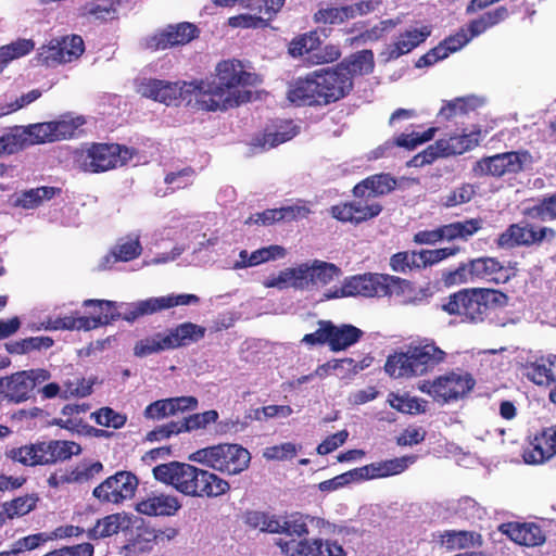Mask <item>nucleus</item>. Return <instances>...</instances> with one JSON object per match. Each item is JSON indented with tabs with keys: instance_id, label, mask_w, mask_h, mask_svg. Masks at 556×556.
Returning <instances> with one entry per match:
<instances>
[{
	"instance_id": "37",
	"label": "nucleus",
	"mask_w": 556,
	"mask_h": 556,
	"mask_svg": "<svg viewBox=\"0 0 556 556\" xmlns=\"http://www.w3.org/2000/svg\"><path fill=\"white\" fill-rule=\"evenodd\" d=\"M38 497L36 495L26 494L17 496L11 501L0 504V509L7 521L24 517L33 511L37 506Z\"/></svg>"
},
{
	"instance_id": "8",
	"label": "nucleus",
	"mask_w": 556,
	"mask_h": 556,
	"mask_svg": "<svg viewBox=\"0 0 556 556\" xmlns=\"http://www.w3.org/2000/svg\"><path fill=\"white\" fill-rule=\"evenodd\" d=\"M189 460L202 464L215 471L235 476L249 468L251 454L242 445L220 443L191 453Z\"/></svg>"
},
{
	"instance_id": "11",
	"label": "nucleus",
	"mask_w": 556,
	"mask_h": 556,
	"mask_svg": "<svg viewBox=\"0 0 556 556\" xmlns=\"http://www.w3.org/2000/svg\"><path fill=\"white\" fill-rule=\"evenodd\" d=\"M510 273L496 257L483 256L460 264L455 270L443 274L446 286L467 283L483 280L488 282L505 283Z\"/></svg>"
},
{
	"instance_id": "55",
	"label": "nucleus",
	"mask_w": 556,
	"mask_h": 556,
	"mask_svg": "<svg viewBox=\"0 0 556 556\" xmlns=\"http://www.w3.org/2000/svg\"><path fill=\"white\" fill-rule=\"evenodd\" d=\"M48 541V532L29 534L15 541L12 545L11 551H9L8 553H10V556H15L16 554L36 549L37 547L47 543Z\"/></svg>"
},
{
	"instance_id": "14",
	"label": "nucleus",
	"mask_w": 556,
	"mask_h": 556,
	"mask_svg": "<svg viewBox=\"0 0 556 556\" xmlns=\"http://www.w3.org/2000/svg\"><path fill=\"white\" fill-rule=\"evenodd\" d=\"M50 377V372L42 368L16 371L0 378V395L10 403L26 402L31 397L34 390Z\"/></svg>"
},
{
	"instance_id": "31",
	"label": "nucleus",
	"mask_w": 556,
	"mask_h": 556,
	"mask_svg": "<svg viewBox=\"0 0 556 556\" xmlns=\"http://www.w3.org/2000/svg\"><path fill=\"white\" fill-rule=\"evenodd\" d=\"M526 376L538 386H552L549 400L556 404V356L540 358L526 367Z\"/></svg>"
},
{
	"instance_id": "17",
	"label": "nucleus",
	"mask_w": 556,
	"mask_h": 556,
	"mask_svg": "<svg viewBox=\"0 0 556 556\" xmlns=\"http://www.w3.org/2000/svg\"><path fill=\"white\" fill-rule=\"evenodd\" d=\"M84 124L83 117L63 116L58 121L29 125L26 134L33 144L67 140L74 138L78 128Z\"/></svg>"
},
{
	"instance_id": "53",
	"label": "nucleus",
	"mask_w": 556,
	"mask_h": 556,
	"mask_svg": "<svg viewBox=\"0 0 556 556\" xmlns=\"http://www.w3.org/2000/svg\"><path fill=\"white\" fill-rule=\"evenodd\" d=\"M94 421L103 427H112L119 429L125 426L127 421L126 415L119 414L111 407H102L90 415Z\"/></svg>"
},
{
	"instance_id": "10",
	"label": "nucleus",
	"mask_w": 556,
	"mask_h": 556,
	"mask_svg": "<svg viewBox=\"0 0 556 556\" xmlns=\"http://www.w3.org/2000/svg\"><path fill=\"white\" fill-rule=\"evenodd\" d=\"M205 328L190 321L182 323L165 332H156L139 340L134 348L136 356L146 357L166 350H174L201 340Z\"/></svg>"
},
{
	"instance_id": "1",
	"label": "nucleus",
	"mask_w": 556,
	"mask_h": 556,
	"mask_svg": "<svg viewBox=\"0 0 556 556\" xmlns=\"http://www.w3.org/2000/svg\"><path fill=\"white\" fill-rule=\"evenodd\" d=\"M215 72L213 79L170 83L150 78L141 83L139 92L166 105L191 104L194 99L198 108L207 112L227 111L251 100L253 75L244 71L240 61H222Z\"/></svg>"
},
{
	"instance_id": "34",
	"label": "nucleus",
	"mask_w": 556,
	"mask_h": 556,
	"mask_svg": "<svg viewBox=\"0 0 556 556\" xmlns=\"http://www.w3.org/2000/svg\"><path fill=\"white\" fill-rule=\"evenodd\" d=\"M481 130H472L469 134L451 135L439 139L442 143L443 155L446 157L463 154L479 144Z\"/></svg>"
},
{
	"instance_id": "50",
	"label": "nucleus",
	"mask_w": 556,
	"mask_h": 556,
	"mask_svg": "<svg viewBox=\"0 0 556 556\" xmlns=\"http://www.w3.org/2000/svg\"><path fill=\"white\" fill-rule=\"evenodd\" d=\"M217 419L218 413L215 409L192 414L180 421L181 431L190 432L193 430L204 429L210 424L216 422Z\"/></svg>"
},
{
	"instance_id": "18",
	"label": "nucleus",
	"mask_w": 556,
	"mask_h": 556,
	"mask_svg": "<svg viewBox=\"0 0 556 556\" xmlns=\"http://www.w3.org/2000/svg\"><path fill=\"white\" fill-rule=\"evenodd\" d=\"M556 238L555 229L551 227L535 228L531 224L521 226L520 224H511L496 239L498 248H516L540 245L544 241H553Z\"/></svg>"
},
{
	"instance_id": "42",
	"label": "nucleus",
	"mask_w": 556,
	"mask_h": 556,
	"mask_svg": "<svg viewBox=\"0 0 556 556\" xmlns=\"http://www.w3.org/2000/svg\"><path fill=\"white\" fill-rule=\"evenodd\" d=\"M320 39L317 31H309L295 37L289 47V52L292 56H303L308 54V58L318 50Z\"/></svg>"
},
{
	"instance_id": "12",
	"label": "nucleus",
	"mask_w": 556,
	"mask_h": 556,
	"mask_svg": "<svg viewBox=\"0 0 556 556\" xmlns=\"http://www.w3.org/2000/svg\"><path fill=\"white\" fill-rule=\"evenodd\" d=\"M317 328L304 334L301 343L314 348L327 345L331 352H341L356 344L364 331L352 324H334L330 319L317 320Z\"/></svg>"
},
{
	"instance_id": "52",
	"label": "nucleus",
	"mask_w": 556,
	"mask_h": 556,
	"mask_svg": "<svg viewBox=\"0 0 556 556\" xmlns=\"http://www.w3.org/2000/svg\"><path fill=\"white\" fill-rule=\"evenodd\" d=\"M348 20L350 18L346 5L339 8H321L314 14V22L317 24L337 25L342 24Z\"/></svg>"
},
{
	"instance_id": "24",
	"label": "nucleus",
	"mask_w": 556,
	"mask_h": 556,
	"mask_svg": "<svg viewBox=\"0 0 556 556\" xmlns=\"http://www.w3.org/2000/svg\"><path fill=\"white\" fill-rule=\"evenodd\" d=\"M199 301L200 299L195 294H170L160 298H149L147 300L138 301V305L135 307V311L129 313L128 319H138L142 316L151 315L179 305L197 304Z\"/></svg>"
},
{
	"instance_id": "21",
	"label": "nucleus",
	"mask_w": 556,
	"mask_h": 556,
	"mask_svg": "<svg viewBox=\"0 0 556 556\" xmlns=\"http://www.w3.org/2000/svg\"><path fill=\"white\" fill-rule=\"evenodd\" d=\"M138 302L129 304H117L116 302L109 300H85L83 302L84 307H91L90 316L88 319H93L94 329L102 325H109L112 321L124 319L128 323H134L136 319H128L129 313L135 311Z\"/></svg>"
},
{
	"instance_id": "60",
	"label": "nucleus",
	"mask_w": 556,
	"mask_h": 556,
	"mask_svg": "<svg viewBox=\"0 0 556 556\" xmlns=\"http://www.w3.org/2000/svg\"><path fill=\"white\" fill-rule=\"evenodd\" d=\"M459 252L457 247L441 248L435 250H421L420 260L422 268L437 264L450 256H453Z\"/></svg>"
},
{
	"instance_id": "43",
	"label": "nucleus",
	"mask_w": 556,
	"mask_h": 556,
	"mask_svg": "<svg viewBox=\"0 0 556 556\" xmlns=\"http://www.w3.org/2000/svg\"><path fill=\"white\" fill-rule=\"evenodd\" d=\"M103 464L100 460H84L68 470L72 483L83 484L90 482L103 471Z\"/></svg>"
},
{
	"instance_id": "35",
	"label": "nucleus",
	"mask_w": 556,
	"mask_h": 556,
	"mask_svg": "<svg viewBox=\"0 0 556 556\" xmlns=\"http://www.w3.org/2000/svg\"><path fill=\"white\" fill-rule=\"evenodd\" d=\"M441 543L447 549H464L471 546H481L482 536L480 533L467 530H446L440 534Z\"/></svg>"
},
{
	"instance_id": "33",
	"label": "nucleus",
	"mask_w": 556,
	"mask_h": 556,
	"mask_svg": "<svg viewBox=\"0 0 556 556\" xmlns=\"http://www.w3.org/2000/svg\"><path fill=\"white\" fill-rule=\"evenodd\" d=\"M428 35V31L425 33L417 28L406 30L400 34L394 43L390 45L387 48V51L384 52L387 54L386 60H396L400 56L409 53L416 47L422 43L427 39Z\"/></svg>"
},
{
	"instance_id": "48",
	"label": "nucleus",
	"mask_w": 556,
	"mask_h": 556,
	"mask_svg": "<svg viewBox=\"0 0 556 556\" xmlns=\"http://www.w3.org/2000/svg\"><path fill=\"white\" fill-rule=\"evenodd\" d=\"M312 539L302 540H283L278 539L276 545L280 548V552L286 556H312L313 544Z\"/></svg>"
},
{
	"instance_id": "26",
	"label": "nucleus",
	"mask_w": 556,
	"mask_h": 556,
	"mask_svg": "<svg viewBox=\"0 0 556 556\" xmlns=\"http://www.w3.org/2000/svg\"><path fill=\"white\" fill-rule=\"evenodd\" d=\"M415 456H403L393 459L371 463L366 466L355 468L358 481L387 478L400 475L405 471L409 464L415 462Z\"/></svg>"
},
{
	"instance_id": "63",
	"label": "nucleus",
	"mask_w": 556,
	"mask_h": 556,
	"mask_svg": "<svg viewBox=\"0 0 556 556\" xmlns=\"http://www.w3.org/2000/svg\"><path fill=\"white\" fill-rule=\"evenodd\" d=\"M439 157H446L443 155L442 143L437 140L434 143L428 146L422 152L416 154L412 159V164L417 167L431 164Z\"/></svg>"
},
{
	"instance_id": "44",
	"label": "nucleus",
	"mask_w": 556,
	"mask_h": 556,
	"mask_svg": "<svg viewBox=\"0 0 556 556\" xmlns=\"http://www.w3.org/2000/svg\"><path fill=\"white\" fill-rule=\"evenodd\" d=\"M311 277L313 285L326 286L341 274V269L324 261L315 260L311 265Z\"/></svg>"
},
{
	"instance_id": "56",
	"label": "nucleus",
	"mask_w": 556,
	"mask_h": 556,
	"mask_svg": "<svg viewBox=\"0 0 556 556\" xmlns=\"http://www.w3.org/2000/svg\"><path fill=\"white\" fill-rule=\"evenodd\" d=\"M392 399L389 400L392 408L397 412L417 415L425 413L426 406L416 397H408L403 395L391 394Z\"/></svg>"
},
{
	"instance_id": "5",
	"label": "nucleus",
	"mask_w": 556,
	"mask_h": 556,
	"mask_svg": "<svg viewBox=\"0 0 556 556\" xmlns=\"http://www.w3.org/2000/svg\"><path fill=\"white\" fill-rule=\"evenodd\" d=\"M507 303V294L500 290L468 288L450 294L441 304V309L458 316L463 323L478 324L489 316L490 311L504 307Z\"/></svg>"
},
{
	"instance_id": "16",
	"label": "nucleus",
	"mask_w": 556,
	"mask_h": 556,
	"mask_svg": "<svg viewBox=\"0 0 556 556\" xmlns=\"http://www.w3.org/2000/svg\"><path fill=\"white\" fill-rule=\"evenodd\" d=\"M138 477L131 471L121 470L97 485L92 495L101 503L122 504L135 496Z\"/></svg>"
},
{
	"instance_id": "58",
	"label": "nucleus",
	"mask_w": 556,
	"mask_h": 556,
	"mask_svg": "<svg viewBox=\"0 0 556 556\" xmlns=\"http://www.w3.org/2000/svg\"><path fill=\"white\" fill-rule=\"evenodd\" d=\"M312 556H346L343 546L336 540L312 539Z\"/></svg>"
},
{
	"instance_id": "38",
	"label": "nucleus",
	"mask_w": 556,
	"mask_h": 556,
	"mask_svg": "<svg viewBox=\"0 0 556 556\" xmlns=\"http://www.w3.org/2000/svg\"><path fill=\"white\" fill-rule=\"evenodd\" d=\"M125 517L121 514H111L101 519H98L96 525L87 530V536L90 540H99L117 534L123 528Z\"/></svg>"
},
{
	"instance_id": "57",
	"label": "nucleus",
	"mask_w": 556,
	"mask_h": 556,
	"mask_svg": "<svg viewBox=\"0 0 556 556\" xmlns=\"http://www.w3.org/2000/svg\"><path fill=\"white\" fill-rule=\"evenodd\" d=\"M268 17L255 13L239 14L229 17L228 25L235 28H264L268 26Z\"/></svg>"
},
{
	"instance_id": "49",
	"label": "nucleus",
	"mask_w": 556,
	"mask_h": 556,
	"mask_svg": "<svg viewBox=\"0 0 556 556\" xmlns=\"http://www.w3.org/2000/svg\"><path fill=\"white\" fill-rule=\"evenodd\" d=\"M142 247L138 238L117 242L111 251L115 262H129L141 255Z\"/></svg>"
},
{
	"instance_id": "41",
	"label": "nucleus",
	"mask_w": 556,
	"mask_h": 556,
	"mask_svg": "<svg viewBox=\"0 0 556 556\" xmlns=\"http://www.w3.org/2000/svg\"><path fill=\"white\" fill-rule=\"evenodd\" d=\"M286 255L285 248L280 245H269L253 251L247 261H238L235 264V268H245L260 265L262 263L280 258Z\"/></svg>"
},
{
	"instance_id": "6",
	"label": "nucleus",
	"mask_w": 556,
	"mask_h": 556,
	"mask_svg": "<svg viewBox=\"0 0 556 556\" xmlns=\"http://www.w3.org/2000/svg\"><path fill=\"white\" fill-rule=\"evenodd\" d=\"M446 353L434 341L424 340L410 344L405 352L388 356L384 371L392 378H410L426 375L444 362Z\"/></svg>"
},
{
	"instance_id": "20",
	"label": "nucleus",
	"mask_w": 556,
	"mask_h": 556,
	"mask_svg": "<svg viewBox=\"0 0 556 556\" xmlns=\"http://www.w3.org/2000/svg\"><path fill=\"white\" fill-rule=\"evenodd\" d=\"M199 28L189 22H181L175 25H168L165 29L154 34L147 40L148 48L157 51L165 50L176 46H185L198 38Z\"/></svg>"
},
{
	"instance_id": "54",
	"label": "nucleus",
	"mask_w": 556,
	"mask_h": 556,
	"mask_svg": "<svg viewBox=\"0 0 556 556\" xmlns=\"http://www.w3.org/2000/svg\"><path fill=\"white\" fill-rule=\"evenodd\" d=\"M53 425L59 426L62 429H66L71 432L86 435L101 437L105 433L104 430L97 429L83 421L81 418H68V419H54Z\"/></svg>"
},
{
	"instance_id": "2",
	"label": "nucleus",
	"mask_w": 556,
	"mask_h": 556,
	"mask_svg": "<svg viewBox=\"0 0 556 556\" xmlns=\"http://www.w3.org/2000/svg\"><path fill=\"white\" fill-rule=\"evenodd\" d=\"M375 55L364 49L344 58L332 67L320 68L298 77L288 87L287 99L296 106H326L348 97L354 76L372 73Z\"/></svg>"
},
{
	"instance_id": "4",
	"label": "nucleus",
	"mask_w": 556,
	"mask_h": 556,
	"mask_svg": "<svg viewBox=\"0 0 556 556\" xmlns=\"http://www.w3.org/2000/svg\"><path fill=\"white\" fill-rule=\"evenodd\" d=\"M153 476L189 497L215 498L230 490L229 482L215 472L177 460L155 466Z\"/></svg>"
},
{
	"instance_id": "62",
	"label": "nucleus",
	"mask_w": 556,
	"mask_h": 556,
	"mask_svg": "<svg viewBox=\"0 0 556 556\" xmlns=\"http://www.w3.org/2000/svg\"><path fill=\"white\" fill-rule=\"evenodd\" d=\"M469 97H459L454 100L446 101L439 111V116L451 119L457 114H466L469 111Z\"/></svg>"
},
{
	"instance_id": "39",
	"label": "nucleus",
	"mask_w": 556,
	"mask_h": 556,
	"mask_svg": "<svg viewBox=\"0 0 556 556\" xmlns=\"http://www.w3.org/2000/svg\"><path fill=\"white\" fill-rule=\"evenodd\" d=\"M243 522L249 528L262 532L278 533L279 516L266 511L247 510L243 515Z\"/></svg>"
},
{
	"instance_id": "13",
	"label": "nucleus",
	"mask_w": 556,
	"mask_h": 556,
	"mask_svg": "<svg viewBox=\"0 0 556 556\" xmlns=\"http://www.w3.org/2000/svg\"><path fill=\"white\" fill-rule=\"evenodd\" d=\"M532 163L533 157L529 151H510L478 160L471 172L475 177L479 178L485 176L500 178L523 172Z\"/></svg>"
},
{
	"instance_id": "40",
	"label": "nucleus",
	"mask_w": 556,
	"mask_h": 556,
	"mask_svg": "<svg viewBox=\"0 0 556 556\" xmlns=\"http://www.w3.org/2000/svg\"><path fill=\"white\" fill-rule=\"evenodd\" d=\"M389 265L392 271L407 274L422 269L419 251H401L391 255Z\"/></svg>"
},
{
	"instance_id": "19",
	"label": "nucleus",
	"mask_w": 556,
	"mask_h": 556,
	"mask_svg": "<svg viewBox=\"0 0 556 556\" xmlns=\"http://www.w3.org/2000/svg\"><path fill=\"white\" fill-rule=\"evenodd\" d=\"M382 208L379 202L371 201V199L355 198L353 201L332 205L330 214L339 222L358 225L377 217Z\"/></svg>"
},
{
	"instance_id": "61",
	"label": "nucleus",
	"mask_w": 556,
	"mask_h": 556,
	"mask_svg": "<svg viewBox=\"0 0 556 556\" xmlns=\"http://www.w3.org/2000/svg\"><path fill=\"white\" fill-rule=\"evenodd\" d=\"M298 134L294 126H291V123L287 125V128L283 130H275L265 132L263 135L261 144L265 148H275L288 140H291Z\"/></svg>"
},
{
	"instance_id": "9",
	"label": "nucleus",
	"mask_w": 556,
	"mask_h": 556,
	"mask_svg": "<svg viewBox=\"0 0 556 556\" xmlns=\"http://www.w3.org/2000/svg\"><path fill=\"white\" fill-rule=\"evenodd\" d=\"M137 150L119 143L92 142L77 157L81 170L91 174L104 173L126 165Z\"/></svg>"
},
{
	"instance_id": "64",
	"label": "nucleus",
	"mask_w": 556,
	"mask_h": 556,
	"mask_svg": "<svg viewBox=\"0 0 556 556\" xmlns=\"http://www.w3.org/2000/svg\"><path fill=\"white\" fill-rule=\"evenodd\" d=\"M195 175L194 168L191 166L184 167L178 172H170L166 174L164 182L166 185H175L174 189H182L192 184V178Z\"/></svg>"
},
{
	"instance_id": "22",
	"label": "nucleus",
	"mask_w": 556,
	"mask_h": 556,
	"mask_svg": "<svg viewBox=\"0 0 556 556\" xmlns=\"http://www.w3.org/2000/svg\"><path fill=\"white\" fill-rule=\"evenodd\" d=\"M71 50L63 51L58 39L51 40L49 45L42 46L37 54V63L47 67L55 66L63 63H71L85 52V42L81 36L73 35L68 42Z\"/></svg>"
},
{
	"instance_id": "30",
	"label": "nucleus",
	"mask_w": 556,
	"mask_h": 556,
	"mask_svg": "<svg viewBox=\"0 0 556 556\" xmlns=\"http://www.w3.org/2000/svg\"><path fill=\"white\" fill-rule=\"evenodd\" d=\"M397 185L396 179L387 173L375 174L357 182L352 190L354 198L370 200L392 192Z\"/></svg>"
},
{
	"instance_id": "7",
	"label": "nucleus",
	"mask_w": 556,
	"mask_h": 556,
	"mask_svg": "<svg viewBox=\"0 0 556 556\" xmlns=\"http://www.w3.org/2000/svg\"><path fill=\"white\" fill-rule=\"evenodd\" d=\"M80 453L81 446L74 441L50 440L14 447L7 456L24 466L35 467L62 463Z\"/></svg>"
},
{
	"instance_id": "27",
	"label": "nucleus",
	"mask_w": 556,
	"mask_h": 556,
	"mask_svg": "<svg viewBox=\"0 0 556 556\" xmlns=\"http://www.w3.org/2000/svg\"><path fill=\"white\" fill-rule=\"evenodd\" d=\"M198 406V400L194 396H177L157 400L151 404H149L143 415L148 419H163L173 415H176L178 412H186L195 409Z\"/></svg>"
},
{
	"instance_id": "47",
	"label": "nucleus",
	"mask_w": 556,
	"mask_h": 556,
	"mask_svg": "<svg viewBox=\"0 0 556 556\" xmlns=\"http://www.w3.org/2000/svg\"><path fill=\"white\" fill-rule=\"evenodd\" d=\"M528 215L542 222L556 219V192L543 197L535 205L528 210Z\"/></svg>"
},
{
	"instance_id": "28",
	"label": "nucleus",
	"mask_w": 556,
	"mask_h": 556,
	"mask_svg": "<svg viewBox=\"0 0 556 556\" xmlns=\"http://www.w3.org/2000/svg\"><path fill=\"white\" fill-rule=\"evenodd\" d=\"M181 508V503L179 498L172 494L152 493L151 495L142 498L136 505V510L139 514L157 517V516H166L172 517L175 516L178 510Z\"/></svg>"
},
{
	"instance_id": "15",
	"label": "nucleus",
	"mask_w": 556,
	"mask_h": 556,
	"mask_svg": "<svg viewBox=\"0 0 556 556\" xmlns=\"http://www.w3.org/2000/svg\"><path fill=\"white\" fill-rule=\"evenodd\" d=\"M476 384L468 372L448 371L432 381H425L420 391L431 395L437 402L448 403L469 393Z\"/></svg>"
},
{
	"instance_id": "46",
	"label": "nucleus",
	"mask_w": 556,
	"mask_h": 556,
	"mask_svg": "<svg viewBox=\"0 0 556 556\" xmlns=\"http://www.w3.org/2000/svg\"><path fill=\"white\" fill-rule=\"evenodd\" d=\"M285 0H239V4L256 15L268 17V21L276 15V13L283 5Z\"/></svg>"
},
{
	"instance_id": "32",
	"label": "nucleus",
	"mask_w": 556,
	"mask_h": 556,
	"mask_svg": "<svg viewBox=\"0 0 556 556\" xmlns=\"http://www.w3.org/2000/svg\"><path fill=\"white\" fill-rule=\"evenodd\" d=\"M314 522L316 525L324 523V519L294 511L283 518L279 517V531L277 534L285 533L290 536L306 539L309 534L308 525Z\"/></svg>"
},
{
	"instance_id": "36",
	"label": "nucleus",
	"mask_w": 556,
	"mask_h": 556,
	"mask_svg": "<svg viewBox=\"0 0 556 556\" xmlns=\"http://www.w3.org/2000/svg\"><path fill=\"white\" fill-rule=\"evenodd\" d=\"M61 189L56 187L42 186L25 190L14 201V206L31 210L40 206L45 200H51L60 194Z\"/></svg>"
},
{
	"instance_id": "59",
	"label": "nucleus",
	"mask_w": 556,
	"mask_h": 556,
	"mask_svg": "<svg viewBox=\"0 0 556 556\" xmlns=\"http://www.w3.org/2000/svg\"><path fill=\"white\" fill-rule=\"evenodd\" d=\"M476 194L475 187L470 184H463L462 186L453 189L443 202L446 207L457 206L468 203Z\"/></svg>"
},
{
	"instance_id": "51",
	"label": "nucleus",
	"mask_w": 556,
	"mask_h": 556,
	"mask_svg": "<svg viewBox=\"0 0 556 556\" xmlns=\"http://www.w3.org/2000/svg\"><path fill=\"white\" fill-rule=\"evenodd\" d=\"M437 131V127H430L421 134L416 131H413L410 134H400L394 139V143L397 147L405 148L407 150H414L418 146L432 140Z\"/></svg>"
},
{
	"instance_id": "29",
	"label": "nucleus",
	"mask_w": 556,
	"mask_h": 556,
	"mask_svg": "<svg viewBox=\"0 0 556 556\" xmlns=\"http://www.w3.org/2000/svg\"><path fill=\"white\" fill-rule=\"evenodd\" d=\"M311 210L301 205H289L278 208H268L263 212L251 215L247 220V225L270 226L278 222H292L306 218Z\"/></svg>"
},
{
	"instance_id": "45",
	"label": "nucleus",
	"mask_w": 556,
	"mask_h": 556,
	"mask_svg": "<svg viewBox=\"0 0 556 556\" xmlns=\"http://www.w3.org/2000/svg\"><path fill=\"white\" fill-rule=\"evenodd\" d=\"M93 319L84 316L56 317L49 321L52 330H91L94 329Z\"/></svg>"
},
{
	"instance_id": "25",
	"label": "nucleus",
	"mask_w": 556,
	"mask_h": 556,
	"mask_svg": "<svg viewBox=\"0 0 556 556\" xmlns=\"http://www.w3.org/2000/svg\"><path fill=\"white\" fill-rule=\"evenodd\" d=\"M498 531L516 544L534 547L545 543V534L534 522L508 521L500 525Z\"/></svg>"
},
{
	"instance_id": "3",
	"label": "nucleus",
	"mask_w": 556,
	"mask_h": 556,
	"mask_svg": "<svg viewBox=\"0 0 556 556\" xmlns=\"http://www.w3.org/2000/svg\"><path fill=\"white\" fill-rule=\"evenodd\" d=\"M401 298L404 305H420L431 295L429 288L416 289L405 278L389 274L365 273L346 278L340 288L324 294L323 300L343 296Z\"/></svg>"
},
{
	"instance_id": "23",
	"label": "nucleus",
	"mask_w": 556,
	"mask_h": 556,
	"mask_svg": "<svg viewBox=\"0 0 556 556\" xmlns=\"http://www.w3.org/2000/svg\"><path fill=\"white\" fill-rule=\"evenodd\" d=\"M556 455V425L544 428L536 433L523 450L525 463L531 465L543 464Z\"/></svg>"
}]
</instances>
